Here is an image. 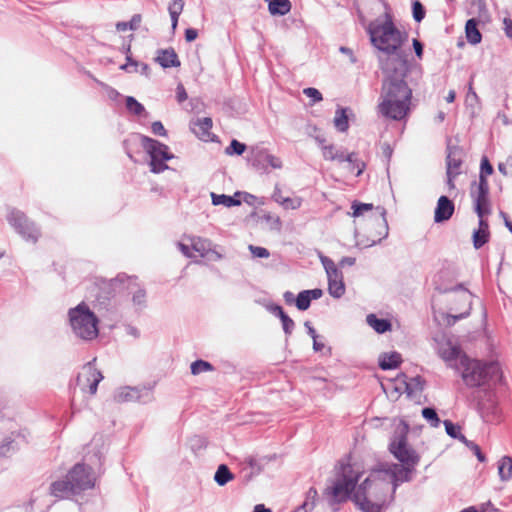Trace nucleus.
Wrapping results in <instances>:
<instances>
[{"instance_id":"14","label":"nucleus","mask_w":512,"mask_h":512,"mask_svg":"<svg viewBox=\"0 0 512 512\" xmlns=\"http://www.w3.org/2000/svg\"><path fill=\"white\" fill-rule=\"evenodd\" d=\"M437 351L439 356L447 363L451 368L456 369L459 365L461 355L460 348L454 344L450 339L442 337L437 340Z\"/></svg>"},{"instance_id":"20","label":"nucleus","mask_w":512,"mask_h":512,"mask_svg":"<svg viewBox=\"0 0 512 512\" xmlns=\"http://www.w3.org/2000/svg\"><path fill=\"white\" fill-rule=\"evenodd\" d=\"M155 61L163 68L179 67L181 64L173 48L159 49Z\"/></svg>"},{"instance_id":"50","label":"nucleus","mask_w":512,"mask_h":512,"mask_svg":"<svg viewBox=\"0 0 512 512\" xmlns=\"http://www.w3.org/2000/svg\"><path fill=\"white\" fill-rule=\"evenodd\" d=\"M444 426H445V430H446V433L454 438V439H457V437L460 435V427L453 424L450 420H445L444 421Z\"/></svg>"},{"instance_id":"64","label":"nucleus","mask_w":512,"mask_h":512,"mask_svg":"<svg viewBox=\"0 0 512 512\" xmlns=\"http://www.w3.org/2000/svg\"><path fill=\"white\" fill-rule=\"evenodd\" d=\"M503 24L506 36L512 38V20L510 18H504Z\"/></svg>"},{"instance_id":"9","label":"nucleus","mask_w":512,"mask_h":512,"mask_svg":"<svg viewBox=\"0 0 512 512\" xmlns=\"http://www.w3.org/2000/svg\"><path fill=\"white\" fill-rule=\"evenodd\" d=\"M9 224L20 234L25 240L35 243L40 231L33 222H30L26 215L16 209H12L7 216Z\"/></svg>"},{"instance_id":"31","label":"nucleus","mask_w":512,"mask_h":512,"mask_svg":"<svg viewBox=\"0 0 512 512\" xmlns=\"http://www.w3.org/2000/svg\"><path fill=\"white\" fill-rule=\"evenodd\" d=\"M366 321L377 333H385L391 329V323L387 319L377 318L375 314H369Z\"/></svg>"},{"instance_id":"61","label":"nucleus","mask_w":512,"mask_h":512,"mask_svg":"<svg viewBox=\"0 0 512 512\" xmlns=\"http://www.w3.org/2000/svg\"><path fill=\"white\" fill-rule=\"evenodd\" d=\"M198 36V32L194 28H188L185 30V39L187 42L194 41Z\"/></svg>"},{"instance_id":"62","label":"nucleus","mask_w":512,"mask_h":512,"mask_svg":"<svg viewBox=\"0 0 512 512\" xmlns=\"http://www.w3.org/2000/svg\"><path fill=\"white\" fill-rule=\"evenodd\" d=\"M470 449L474 452V454L476 455L477 459L480 462H484L485 461V456L481 452L480 447L477 444L471 443V448Z\"/></svg>"},{"instance_id":"49","label":"nucleus","mask_w":512,"mask_h":512,"mask_svg":"<svg viewBox=\"0 0 512 512\" xmlns=\"http://www.w3.org/2000/svg\"><path fill=\"white\" fill-rule=\"evenodd\" d=\"M15 441L9 437L5 438L0 445V455H7L15 450Z\"/></svg>"},{"instance_id":"10","label":"nucleus","mask_w":512,"mask_h":512,"mask_svg":"<svg viewBox=\"0 0 512 512\" xmlns=\"http://www.w3.org/2000/svg\"><path fill=\"white\" fill-rule=\"evenodd\" d=\"M320 261L327 274L329 294L334 298L342 297L345 293L342 272L329 257L320 255Z\"/></svg>"},{"instance_id":"25","label":"nucleus","mask_w":512,"mask_h":512,"mask_svg":"<svg viewBox=\"0 0 512 512\" xmlns=\"http://www.w3.org/2000/svg\"><path fill=\"white\" fill-rule=\"evenodd\" d=\"M478 23L479 21L476 18H471L467 20L465 25L467 41L472 45L479 44L482 40V35L478 29Z\"/></svg>"},{"instance_id":"37","label":"nucleus","mask_w":512,"mask_h":512,"mask_svg":"<svg viewBox=\"0 0 512 512\" xmlns=\"http://www.w3.org/2000/svg\"><path fill=\"white\" fill-rule=\"evenodd\" d=\"M322 153L325 160L329 161H338L343 162L344 161V152L336 150L333 145H323L322 146Z\"/></svg>"},{"instance_id":"1","label":"nucleus","mask_w":512,"mask_h":512,"mask_svg":"<svg viewBox=\"0 0 512 512\" xmlns=\"http://www.w3.org/2000/svg\"><path fill=\"white\" fill-rule=\"evenodd\" d=\"M367 33L372 45L387 54L380 58V68L384 75L377 111L385 118L400 121L410 112L412 89L405 78L408 63L397 52L407 39V34L394 24L392 15L386 11L384 21L375 19L368 24Z\"/></svg>"},{"instance_id":"2","label":"nucleus","mask_w":512,"mask_h":512,"mask_svg":"<svg viewBox=\"0 0 512 512\" xmlns=\"http://www.w3.org/2000/svg\"><path fill=\"white\" fill-rule=\"evenodd\" d=\"M389 450L401 464H380L378 468L373 469V477H384L388 485L393 487V493H395L400 483L412 479L415 467L420 461V456L408 446L407 428H402L394 433L389 444Z\"/></svg>"},{"instance_id":"23","label":"nucleus","mask_w":512,"mask_h":512,"mask_svg":"<svg viewBox=\"0 0 512 512\" xmlns=\"http://www.w3.org/2000/svg\"><path fill=\"white\" fill-rule=\"evenodd\" d=\"M447 170L446 174H457L460 175L462 165V152L459 148L453 147L448 148V155L446 158Z\"/></svg>"},{"instance_id":"28","label":"nucleus","mask_w":512,"mask_h":512,"mask_svg":"<svg viewBox=\"0 0 512 512\" xmlns=\"http://www.w3.org/2000/svg\"><path fill=\"white\" fill-rule=\"evenodd\" d=\"M401 360V355L397 352L383 353L379 357V366L382 370L394 369L398 367Z\"/></svg>"},{"instance_id":"33","label":"nucleus","mask_w":512,"mask_h":512,"mask_svg":"<svg viewBox=\"0 0 512 512\" xmlns=\"http://www.w3.org/2000/svg\"><path fill=\"white\" fill-rule=\"evenodd\" d=\"M317 497V490L311 487L306 493L305 501L303 502V504L300 507H298L294 512H311L316 505Z\"/></svg>"},{"instance_id":"40","label":"nucleus","mask_w":512,"mask_h":512,"mask_svg":"<svg viewBox=\"0 0 512 512\" xmlns=\"http://www.w3.org/2000/svg\"><path fill=\"white\" fill-rule=\"evenodd\" d=\"M214 367L211 363L204 360H196L191 364V373L193 375H198L202 372L213 371Z\"/></svg>"},{"instance_id":"43","label":"nucleus","mask_w":512,"mask_h":512,"mask_svg":"<svg viewBox=\"0 0 512 512\" xmlns=\"http://www.w3.org/2000/svg\"><path fill=\"white\" fill-rule=\"evenodd\" d=\"M424 387V380L420 377L410 378L408 382H406V390L409 394H412L417 391H422Z\"/></svg>"},{"instance_id":"24","label":"nucleus","mask_w":512,"mask_h":512,"mask_svg":"<svg viewBox=\"0 0 512 512\" xmlns=\"http://www.w3.org/2000/svg\"><path fill=\"white\" fill-rule=\"evenodd\" d=\"M212 119L210 117H204L197 119L192 123L193 132L204 141H207L211 135Z\"/></svg>"},{"instance_id":"19","label":"nucleus","mask_w":512,"mask_h":512,"mask_svg":"<svg viewBox=\"0 0 512 512\" xmlns=\"http://www.w3.org/2000/svg\"><path fill=\"white\" fill-rule=\"evenodd\" d=\"M269 153L266 149L255 146L252 147L248 156V161L258 170H266L268 167Z\"/></svg>"},{"instance_id":"60","label":"nucleus","mask_w":512,"mask_h":512,"mask_svg":"<svg viewBox=\"0 0 512 512\" xmlns=\"http://www.w3.org/2000/svg\"><path fill=\"white\" fill-rule=\"evenodd\" d=\"M268 166L274 169H280L282 167V161L280 158L270 154L268 157Z\"/></svg>"},{"instance_id":"26","label":"nucleus","mask_w":512,"mask_h":512,"mask_svg":"<svg viewBox=\"0 0 512 512\" xmlns=\"http://www.w3.org/2000/svg\"><path fill=\"white\" fill-rule=\"evenodd\" d=\"M240 195L239 192L235 193L234 196H229L225 194H216L214 192L211 193L212 204L224 205L226 207L238 206L241 204V200L237 197Z\"/></svg>"},{"instance_id":"38","label":"nucleus","mask_w":512,"mask_h":512,"mask_svg":"<svg viewBox=\"0 0 512 512\" xmlns=\"http://www.w3.org/2000/svg\"><path fill=\"white\" fill-rule=\"evenodd\" d=\"M127 63L122 65L120 68L122 70H126L128 72H131L132 70L129 69V67L133 66L135 67V72H138V69L137 67H140V73L143 74V75H146L148 76L149 75V72H150V68L149 66L146 64V63H138L137 61H134L130 56H127Z\"/></svg>"},{"instance_id":"39","label":"nucleus","mask_w":512,"mask_h":512,"mask_svg":"<svg viewBox=\"0 0 512 512\" xmlns=\"http://www.w3.org/2000/svg\"><path fill=\"white\" fill-rule=\"evenodd\" d=\"M377 210H379V216L381 217V227L383 229V233H380V236L376 239H372L371 243L367 244L366 246H373L375 244H378L382 241V239L386 238L388 236V224L385 219L386 211L382 207H378Z\"/></svg>"},{"instance_id":"44","label":"nucleus","mask_w":512,"mask_h":512,"mask_svg":"<svg viewBox=\"0 0 512 512\" xmlns=\"http://www.w3.org/2000/svg\"><path fill=\"white\" fill-rule=\"evenodd\" d=\"M246 145L244 143L239 142L236 139H233L228 147L225 149V153L227 155H242L246 150Z\"/></svg>"},{"instance_id":"17","label":"nucleus","mask_w":512,"mask_h":512,"mask_svg":"<svg viewBox=\"0 0 512 512\" xmlns=\"http://www.w3.org/2000/svg\"><path fill=\"white\" fill-rule=\"evenodd\" d=\"M455 210L454 203L447 196H440L434 212V222L442 223L449 220Z\"/></svg>"},{"instance_id":"15","label":"nucleus","mask_w":512,"mask_h":512,"mask_svg":"<svg viewBox=\"0 0 512 512\" xmlns=\"http://www.w3.org/2000/svg\"><path fill=\"white\" fill-rule=\"evenodd\" d=\"M450 291L457 292V300L464 304V309L462 311L454 309L457 314L449 315V317L453 319L452 323H455L456 321L463 319L470 314L472 294L468 290L464 289L461 284L451 289H444L442 292L446 293Z\"/></svg>"},{"instance_id":"13","label":"nucleus","mask_w":512,"mask_h":512,"mask_svg":"<svg viewBox=\"0 0 512 512\" xmlns=\"http://www.w3.org/2000/svg\"><path fill=\"white\" fill-rule=\"evenodd\" d=\"M114 398L119 403L130 401L147 403L152 399V388L123 387L115 393Z\"/></svg>"},{"instance_id":"8","label":"nucleus","mask_w":512,"mask_h":512,"mask_svg":"<svg viewBox=\"0 0 512 512\" xmlns=\"http://www.w3.org/2000/svg\"><path fill=\"white\" fill-rule=\"evenodd\" d=\"M141 143L150 156L151 172L158 174L168 169L165 162L174 156L169 152L167 145L147 136L141 137Z\"/></svg>"},{"instance_id":"34","label":"nucleus","mask_w":512,"mask_h":512,"mask_svg":"<svg viewBox=\"0 0 512 512\" xmlns=\"http://www.w3.org/2000/svg\"><path fill=\"white\" fill-rule=\"evenodd\" d=\"M347 111L348 109L346 108H338L335 112L333 123L340 132H345L349 128Z\"/></svg>"},{"instance_id":"18","label":"nucleus","mask_w":512,"mask_h":512,"mask_svg":"<svg viewBox=\"0 0 512 512\" xmlns=\"http://www.w3.org/2000/svg\"><path fill=\"white\" fill-rule=\"evenodd\" d=\"M49 489L50 494L57 499H67L73 495H77L67 475L64 479L52 482Z\"/></svg>"},{"instance_id":"21","label":"nucleus","mask_w":512,"mask_h":512,"mask_svg":"<svg viewBox=\"0 0 512 512\" xmlns=\"http://www.w3.org/2000/svg\"><path fill=\"white\" fill-rule=\"evenodd\" d=\"M490 238L489 224L488 221L483 217L479 218L478 229L474 230L472 235L473 246L475 249L483 247Z\"/></svg>"},{"instance_id":"58","label":"nucleus","mask_w":512,"mask_h":512,"mask_svg":"<svg viewBox=\"0 0 512 512\" xmlns=\"http://www.w3.org/2000/svg\"><path fill=\"white\" fill-rule=\"evenodd\" d=\"M93 80L95 82H97L100 86H102V87L107 89L108 96H109L110 99L115 100L119 96V92L117 90H115L114 88L107 86L106 84H104L103 82L98 81L95 78H93Z\"/></svg>"},{"instance_id":"30","label":"nucleus","mask_w":512,"mask_h":512,"mask_svg":"<svg viewBox=\"0 0 512 512\" xmlns=\"http://www.w3.org/2000/svg\"><path fill=\"white\" fill-rule=\"evenodd\" d=\"M498 474L500 480L506 482L512 477V458L510 456H503L498 461Z\"/></svg>"},{"instance_id":"55","label":"nucleus","mask_w":512,"mask_h":512,"mask_svg":"<svg viewBox=\"0 0 512 512\" xmlns=\"http://www.w3.org/2000/svg\"><path fill=\"white\" fill-rule=\"evenodd\" d=\"M472 187L479 190H486L489 191V183L487 180V176L479 175V181L474 182L472 184Z\"/></svg>"},{"instance_id":"32","label":"nucleus","mask_w":512,"mask_h":512,"mask_svg":"<svg viewBox=\"0 0 512 512\" xmlns=\"http://www.w3.org/2000/svg\"><path fill=\"white\" fill-rule=\"evenodd\" d=\"M234 479V474L230 471L226 464H221L218 466L215 474L214 481L219 486H225L228 482Z\"/></svg>"},{"instance_id":"59","label":"nucleus","mask_w":512,"mask_h":512,"mask_svg":"<svg viewBox=\"0 0 512 512\" xmlns=\"http://www.w3.org/2000/svg\"><path fill=\"white\" fill-rule=\"evenodd\" d=\"M142 21V17L140 14H134L129 21V30H137Z\"/></svg>"},{"instance_id":"35","label":"nucleus","mask_w":512,"mask_h":512,"mask_svg":"<svg viewBox=\"0 0 512 512\" xmlns=\"http://www.w3.org/2000/svg\"><path fill=\"white\" fill-rule=\"evenodd\" d=\"M184 8V0H173L168 7V11L171 17V26L175 30L178 24V18Z\"/></svg>"},{"instance_id":"42","label":"nucleus","mask_w":512,"mask_h":512,"mask_svg":"<svg viewBox=\"0 0 512 512\" xmlns=\"http://www.w3.org/2000/svg\"><path fill=\"white\" fill-rule=\"evenodd\" d=\"M126 107L135 115H141L145 111L144 106L132 96L126 97Z\"/></svg>"},{"instance_id":"36","label":"nucleus","mask_w":512,"mask_h":512,"mask_svg":"<svg viewBox=\"0 0 512 512\" xmlns=\"http://www.w3.org/2000/svg\"><path fill=\"white\" fill-rule=\"evenodd\" d=\"M190 240L192 249L200 253L201 256L210 252L212 245L210 240L201 237H191Z\"/></svg>"},{"instance_id":"27","label":"nucleus","mask_w":512,"mask_h":512,"mask_svg":"<svg viewBox=\"0 0 512 512\" xmlns=\"http://www.w3.org/2000/svg\"><path fill=\"white\" fill-rule=\"evenodd\" d=\"M346 162V169L350 173H354L356 176L362 174L365 169V163L360 161L355 153L345 154L344 153V161Z\"/></svg>"},{"instance_id":"48","label":"nucleus","mask_w":512,"mask_h":512,"mask_svg":"<svg viewBox=\"0 0 512 512\" xmlns=\"http://www.w3.org/2000/svg\"><path fill=\"white\" fill-rule=\"evenodd\" d=\"M302 200L299 197H284L280 203L285 209H298L301 206Z\"/></svg>"},{"instance_id":"46","label":"nucleus","mask_w":512,"mask_h":512,"mask_svg":"<svg viewBox=\"0 0 512 512\" xmlns=\"http://www.w3.org/2000/svg\"><path fill=\"white\" fill-rule=\"evenodd\" d=\"M413 18L416 22H421L425 17V8L418 1H414L412 4Z\"/></svg>"},{"instance_id":"53","label":"nucleus","mask_w":512,"mask_h":512,"mask_svg":"<svg viewBox=\"0 0 512 512\" xmlns=\"http://www.w3.org/2000/svg\"><path fill=\"white\" fill-rule=\"evenodd\" d=\"M493 173V166L489 162L488 158L484 156L481 159L480 175L489 176Z\"/></svg>"},{"instance_id":"57","label":"nucleus","mask_w":512,"mask_h":512,"mask_svg":"<svg viewBox=\"0 0 512 512\" xmlns=\"http://www.w3.org/2000/svg\"><path fill=\"white\" fill-rule=\"evenodd\" d=\"M176 98L179 103L184 102L187 98V92L183 86V84L179 83L176 88Z\"/></svg>"},{"instance_id":"6","label":"nucleus","mask_w":512,"mask_h":512,"mask_svg":"<svg viewBox=\"0 0 512 512\" xmlns=\"http://www.w3.org/2000/svg\"><path fill=\"white\" fill-rule=\"evenodd\" d=\"M358 478L359 474L354 473L351 465H344L333 485L326 488V493L331 496V501L333 503L346 501L355 489Z\"/></svg>"},{"instance_id":"3","label":"nucleus","mask_w":512,"mask_h":512,"mask_svg":"<svg viewBox=\"0 0 512 512\" xmlns=\"http://www.w3.org/2000/svg\"><path fill=\"white\" fill-rule=\"evenodd\" d=\"M394 495L384 477H373V470L356 489L353 500L362 512H380L388 497Z\"/></svg>"},{"instance_id":"52","label":"nucleus","mask_w":512,"mask_h":512,"mask_svg":"<svg viewBox=\"0 0 512 512\" xmlns=\"http://www.w3.org/2000/svg\"><path fill=\"white\" fill-rule=\"evenodd\" d=\"M303 93L311 98L312 103H316L322 100V94L316 88L308 87L303 90Z\"/></svg>"},{"instance_id":"12","label":"nucleus","mask_w":512,"mask_h":512,"mask_svg":"<svg viewBox=\"0 0 512 512\" xmlns=\"http://www.w3.org/2000/svg\"><path fill=\"white\" fill-rule=\"evenodd\" d=\"M67 476L77 494L94 487L95 477L93 476L91 468L85 464L77 463L67 473Z\"/></svg>"},{"instance_id":"4","label":"nucleus","mask_w":512,"mask_h":512,"mask_svg":"<svg viewBox=\"0 0 512 512\" xmlns=\"http://www.w3.org/2000/svg\"><path fill=\"white\" fill-rule=\"evenodd\" d=\"M456 370L461 372L462 379L468 387H479L496 382L501 377L500 366L497 362H482L470 359L466 355L460 357Z\"/></svg>"},{"instance_id":"63","label":"nucleus","mask_w":512,"mask_h":512,"mask_svg":"<svg viewBox=\"0 0 512 512\" xmlns=\"http://www.w3.org/2000/svg\"><path fill=\"white\" fill-rule=\"evenodd\" d=\"M413 48L417 57L421 58L423 55V44L418 39H413Z\"/></svg>"},{"instance_id":"16","label":"nucleus","mask_w":512,"mask_h":512,"mask_svg":"<svg viewBox=\"0 0 512 512\" xmlns=\"http://www.w3.org/2000/svg\"><path fill=\"white\" fill-rule=\"evenodd\" d=\"M471 198L474 203V211L478 218H483L491 213L489 191L479 190L471 187Z\"/></svg>"},{"instance_id":"22","label":"nucleus","mask_w":512,"mask_h":512,"mask_svg":"<svg viewBox=\"0 0 512 512\" xmlns=\"http://www.w3.org/2000/svg\"><path fill=\"white\" fill-rule=\"evenodd\" d=\"M322 295L323 291L319 288L303 290L297 295L295 305L300 311H305L310 307L312 300L319 299Z\"/></svg>"},{"instance_id":"7","label":"nucleus","mask_w":512,"mask_h":512,"mask_svg":"<svg viewBox=\"0 0 512 512\" xmlns=\"http://www.w3.org/2000/svg\"><path fill=\"white\" fill-rule=\"evenodd\" d=\"M110 285L115 292L127 291L132 295V303L137 311H141L146 307V291L138 283L136 277L126 274H119L116 278L111 279Z\"/></svg>"},{"instance_id":"29","label":"nucleus","mask_w":512,"mask_h":512,"mask_svg":"<svg viewBox=\"0 0 512 512\" xmlns=\"http://www.w3.org/2000/svg\"><path fill=\"white\" fill-rule=\"evenodd\" d=\"M268 8L272 15H286L291 10V2L289 0H267Z\"/></svg>"},{"instance_id":"47","label":"nucleus","mask_w":512,"mask_h":512,"mask_svg":"<svg viewBox=\"0 0 512 512\" xmlns=\"http://www.w3.org/2000/svg\"><path fill=\"white\" fill-rule=\"evenodd\" d=\"M480 410L483 417H489L490 415L496 416L498 413L497 407L493 400H489V405L486 403H481Z\"/></svg>"},{"instance_id":"41","label":"nucleus","mask_w":512,"mask_h":512,"mask_svg":"<svg viewBox=\"0 0 512 512\" xmlns=\"http://www.w3.org/2000/svg\"><path fill=\"white\" fill-rule=\"evenodd\" d=\"M422 416L430 423L432 427H438L440 424V419L437 415V412L434 408L425 407L422 409Z\"/></svg>"},{"instance_id":"51","label":"nucleus","mask_w":512,"mask_h":512,"mask_svg":"<svg viewBox=\"0 0 512 512\" xmlns=\"http://www.w3.org/2000/svg\"><path fill=\"white\" fill-rule=\"evenodd\" d=\"M281 323H282V328H283L285 335L287 337L290 336L295 327L294 321L287 315L285 317H282Z\"/></svg>"},{"instance_id":"56","label":"nucleus","mask_w":512,"mask_h":512,"mask_svg":"<svg viewBox=\"0 0 512 512\" xmlns=\"http://www.w3.org/2000/svg\"><path fill=\"white\" fill-rule=\"evenodd\" d=\"M151 129L155 135L166 136L167 134L163 124L160 121L153 122L151 125Z\"/></svg>"},{"instance_id":"54","label":"nucleus","mask_w":512,"mask_h":512,"mask_svg":"<svg viewBox=\"0 0 512 512\" xmlns=\"http://www.w3.org/2000/svg\"><path fill=\"white\" fill-rule=\"evenodd\" d=\"M249 250L251 251L253 256L258 258H267L270 255L269 251L264 247L250 245Z\"/></svg>"},{"instance_id":"11","label":"nucleus","mask_w":512,"mask_h":512,"mask_svg":"<svg viewBox=\"0 0 512 512\" xmlns=\"http://www.w3.org/2000/svg\"><path fill=\"white\" fill-rule=\"evenodd\" d=\"M96 359L85 364L81 371L78 373L76 382L82 392H88L94 395L97 392V387L103 379L102 373L94 366Z\"/></svg>"},{"instance_id":"5","label":"nucleus","mask_w":512,"mask_h":512,"mask_svg":"<svg viewBox=\"0 0 512 512\" xmlns=\"http://www.w3.org/2000/svg\"><path fill=\"white\" fill-rule=\"evenodd\" d=\"M69 321L74 334L83 340H92L98 335V319L85 303L69 310Z\"/></svg>"},{"instance_id":"45","label":"nucleus","mask_w":512,"mask_h":512,"mask_svg":"<svg viewBox=\"0 0 512 512\" xmlns=\"http://www.w3.org/2000/svg\"><path fill=\"white\" fill-rule=\"evenodd\" d=\"M353 216L359 217L362 216L365 212L371 211L373 209V205L369 203H360L354 202L352 204Z\"/></svg>"}]
</instances>
